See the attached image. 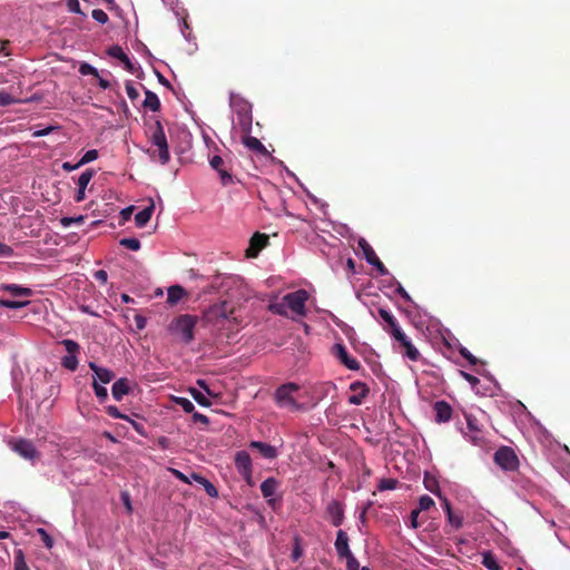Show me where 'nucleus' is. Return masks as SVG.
<instances>
[{
    "label": "nucleus",
    "mask_w": 570,
    "mask_h": 570,
    "mask_svg": "<svg viewBox=\"0 0 570 570\" xmlns=\"http://www.w3.org/2000/svg\"><path fill=\"white\" fill-rule=\"evenodd\" d=\"M197 324V317L189 314H183L173 320L169 331L177 335L181 342L189 344L194 340V330Z\"/></svg>",
    "instance_id": "nucleus-1"
},
{
    "label": "nucleus",
    "mask_w": 570,
    "mask_h": 570,
    "mask_svg": "<svg viewBox=\"0 0 570 570\" xmlns=\"http://www.w3.org/2000/svg\"><path fill=\"white\" fill-rule=\"evenodd\" d=\"M149 136L151 144L158 149L159 161L165 165L169 161L170 155L168 149L167 138L159 120H156L149 128Z\"/></svg>",
    "instance_id": "nucleus-2"
},
{
    "label": "nucleus",
    "mask_w": 570,
    "mask_h": 570,
    "mask_svg": "<svg viewBox=\"0 0 570 570\" xmlns=\"http://www.w3.org/2000/svg\"><path fill=\"white\" fill-rule=\"evenodd\" d=\"M299 390L296 383H286L278 386L274 394V400L279 407L289 410H299L302 405L295 400L293 394Z\"/></svg>",
    "instance_id": "nucleus-3"
},
{
    "label": "nucleus",
    "mask_w": 570,
    "mask_h": 570,
    "mask_svg": "<svg viewBox=\"0 0 570 570\" xmlns=\"http://www.w3.org/2000/svg\"><path fill=\"white\" fill-rule=\"evenodd\" d=\"M494 462L504 471H515L519 468V458L510 446H500L494 453Z\"/></svg>",
    "instance_id": "nucleus-4"
},
{
    "label": "nucleus",
    "mask_w": 570,
    "mask_h": 570,
    "mask_svg": "<svg viewBox=\"0 0 570 570\" xmlns=\"http://www.w3.org/2000/svg\"><path fill=\"white\" fill-rule=\"evenodd\" d=\"M307 299L308 294L305 289H298L284 296V301L287 303L288 308L298 316H305V303Z\"/></svg>",
    "instance_id": "nucleus-5"
},
{
    "label": "nucleus",
    "mask_w": 570,
    "mask_h": 570,
    "mask_svg": "<svg viewBox=\"0 0 570 570\" xmlns=\"http://www.w3.org/2000/svg\"><path fill=\"white\" fill-rule=\"evenodd\" d=\"M65 346L68 355L61 358V365L70 371H76L78 367L77 354L80 352V345L72 340L66 338L60 342Z\"/></svg>",
    "instance_id": "nucleus-6"
},
{
    "label": "nucleus",
    "mask_w": 570,
    "mask_h": 570,
    "mask_svg": "<svg viewBox=\"0 0 570 570\" xmlns=\"http://www.w3.org/2000/svg\"><path fill=\"white\" fill-rule=\"evenodd\" d=\"M466 429L465 436L476 446H484L487 443L483 430L480 428L478 420L471 414H465Z\"/></svg>",
    "instance_id": "nucleus-7"
},
{
    "label": "nucleus",
    "mask_w": 570,
    "mask_h": 570,
    "mask_svg": "<svg viewBox=\"0 0 570 570\" xmlns=\"http://www.w3.org/2000/svg\"><path fill=\"white\" fill-rule=\"evenodd\" d=\"M392 337L400 344L401 353L412 362H417L421 357L419 350L411 343L409 337L401 331L394 330Z\"/></svg>",
    "instance_id": "nucleus-8"
},
{
    "label": "nucleus",
    "mask_w": 570,
    "mask_h": 570,
    "mask_svg": "<svg viewBox=\"0 0 570 570\" xmlns=\"http://www.w3.org/2000/svg\"><path fill=\"white\" fill-rule=\"evenodd\" d=\"M332 353L348 370L357 371L361 367L360 362L348 354L346 347L343 344H334L332 347Z\"/></svg>",
    "instance_id": "nucleus-9"
},
{
    "label": "nucleus",
    "mask_w": 570,
    "mask_h": 570,
    "mask_svg": "<svg viewBox=\"0 0 570 570\" xmlns=\"http://www.w3.org/2000/svg\"><path fill=\"white\" fill-rule=\"evenodd\" d=\"M268 244L269 237L266 234L256 232L249 240V247L246 249V256L256 257Z\"/></svg>",
    "instance_id": "nucleus-10"
},
{
    "label": "nucleus",
    "mask_w": 570,
    "mask_h": 570,
    "mask_svg": "<svg viewBox=\"0 0 570 570\" xmlns=\"http://www.w3.org/2000/svg\"><path fill=\"white\" fill-rule=\"evenodd\" d=\"M350 390L354 392V394L348 397L350 404L353 405H361L370 393L367 384L361 381L353 382L350 385Z\"/></svg>",
    "instance_id": "nucleus-11"
},
{
    "label": "nucleus",
    "mask_w": 570,
    "mask_h": 570,
    "mask_svg": "<svg viewBox=\"0 0 570 570\" xmlns=\"http://www.w3.org/2000/svg\"><path fill=\"white\" fill-rule=\"evenodd\" d=\"M279 485L281 482L273 476L267 478L261 484L262 495L267 500L268 505L272 508H274L276 503V499H274L273 495L276 493Z\"/></svg>",
    "instance_id": "nucleus-12"
},
{
    "label": "nucleus",
    "mask_w": 570,
    "mask_h": 570,
    "mask_svg": "<svg viewBox=\"0 0 570 570\" xmlns=\"http://www.w3.org/2000/svg\"><path fill=\"white\" fill-rule=\"evenodd\" d=\"M326 514L334 527H340L344 520L343 504L337 500H332L326 505Z\"/></svg>",
    "instance_id": "nucleus-13"
},
{
    "label": "nucleus",
    "mask_w": 570,
    "mask_h": 570,
    "mask_svg": "<svg viewBox=\"0 0 570 570\" xmlns=\"http://www.w3.org/2000/svg\"><path fill=\"white\" fill-rule=\"evenodd\" d=\"M209 164L210 167L219 174L222 184L224 186L233 183V176L229 173V169L225 167V161L220 156H213L209 160Z\"/></svg>",
    "instance_id": "nucleus-14"
},
{
    "label": "nucleus",
    "mask_w": 570,
    "mask_h": 570,
    "mask_svg": "<svg viewBox=\"0 0 570 570\" xmlns=\"http://www.w3.org/2000/svg\"><path fill=\"white\" fill-rule=\"evenodd\" d=\"M377 314L383 321V330L391 336L394 335V330H401L396 318L387 308H377Z\"/></svg>",
    "instance_id": "nucleus-15"
},
{
    "label": "nucleus",
    "mask_w": 570,
    "mask_h": 570,
    "mask_svg": "<svg viewBox=\"0 0 570 570\" xmlns=\"http://www.w3.org/2000/svg\"><path fill=\"white\" fill-rule=\"evenodd\" d=\"M248 446L256 450L264 459L274 460L278 456V451L275 446L261 441H250Z\"/></svg>",
    "instance_id": "nucleus-16"
},
{
    "label": "nucleus",
    "mask_w": 570,
    "mask_h": 570,
    "mask_svg": "<svg viewBox=\"0 0 570 570\" xmlns=\"http://www.w3.org/2000/svg\"><path fill=\"white\" fill-rule=\"evenodd\" d=\"M242 142L250 151H254V153L265 156V157L271 156L269 151L262 144V141L258 138L250 136L249 134L243 135Z\"/></svg>",
    "instance_id": "nucleus-17"
},
{
    "label": "nucleus",
    "mask_w": 570,
    "mask_h": 570,
    "mask_svg": "<svg viewBox=\"0 0 570 570\" xmlns=\"http://www.w3.org/2000/svg\"><path fill=\"white\" fill-rule=\"evenodd\" d=\"M234 463L239 474L244 472L248 474V471H253L252 458L244 450L236 452Z\"/></svg>",
    "instance_id": "nucleus-18"
},
{
    "label": "nucleus",
    "mask_w": 570,
    "mask_h": 570,
    "mask_svg": "<svg viewBox=\"0 0 570 570\" xmlns=\"http://www.w3.org/2000/svg\"><path fill=\"white\" fill-rule=\"evenodd\" d=\"M435 421L438 423H445L450 421L452 416V407L445 401H438L434 403Z\"/></svg>",
    "instance_id": "nucleus-19"
},
{
    "label": "nucleus",
    "mask_w": 570,
    "mask_h": 570,
    "mask_svg": "<svg viewBox=\"0 0 570 570\" xmlns=\"http://www.w3.org/2000/svg\"><path fill=\"white\" fill-rule=\"evenodd\" d=\"M334 546L338 558L343 559L346 556H351L352 552L348 547V535L345 531H337Z\"/></svg>",
    "instance_id": "nucleus-20"
},
{
    "label": "nucleus",
    "mask_w": 570,
    "mask_h": 570,
    "mask_svg": "<svg viewBox=\"0 0 570 570\" xmlns=\"http://www.w3.org/2000/svg\"><path fill=\"white\" fill-rule=\"evenodd\" d=\"M13 449L17 453H19V455H21L22 458H24L27 460H32L38 455V452L35 448V445L30 441H27V440L18 441L14 444Z\"/></svg>",
    "instance_id": "nucleus-21"
},
{
    "label": "nucleus",
    "mask_w": 570,
    "mask_h": 570,
    "mask_svg": "<svg viewBox=\"0 0 570 570\" xmlns=\"http://www.w3.org/2000/svg\"><path fill=\"white\" fill-rule=\"evenodd\" d=\"M107 53L110 57L120 60L124 63V67L127 71L134 72V65L120 46L115 45V46L109 47L107 50Z\"/></svg>",
    "instance_id": "nucleus-22"
},
{
    "label": "nucleus",
    "mask_w": 570,
    "mask_h": 570,
    "mask_svg": "<svg viewBox=\"0 0 570 570\" xmlns=\"http://www.w3.org/2000/svg\"><path fill=\"white\" fill-rule=\"evenodd\" d=\"M89 367L95 373L94 380H96V382L99 381L102 384H108L115 377V374L110 370L98 366L95 362H90Z\"/></svg>",
    "instance_id": "nucleus-23"
},
{
    "label": "nucleus",
    "mask_w": 570,
    "mask_h": 570,
    "mask_svg": "<svg viewBox=\"0 0 570 570\" xmlns=\"http://www.w3.org/2000/svg\"><path fill=\"white\" fill-rule=\"evenodd\" d=\"M128 393H129L128 379H125V377L119 379L112 384L111 394L116 401H121L124 395H126Z\"/></svg>",
    "instance_id": "nucleus-24"
},
{
    "label": "nucleus",
    "mask_w": 570,
    "mask_h": 570,
    "mask_svg": "<svg viewBox=\"0 0 570 570\" xmlns=\"http://www.w3.org/2000/svg\"><path fill=\"white\" fill-rule=\"evenodd\" d=\"M190 478L194 481H196L197 483H199L200 485H203L205 491H206V493L210 498H217L218 497V491H217L216 487L208 479H206L203 475L197 474V473H191Z\"/></svg>",
    "instance_id": "nucleus-25"
},
{
    "label": "nucleus",
    "mask_w": 570,
    "mask_h": 570,
    "mask_svg": "<svg viewBox=\"0 0 570 570\" xmlns=\"http://www.w3.org/2000/svg\"><path fill=\"white\" fill-rule=\"evenodd\" d=\"M233 308H228L227 302H223L219 306H215L212 313L217 317V321H228L233 315Z\"/></svg>",
    "instance_id": "nucleus-26"
},
{
    "label": "nucleus",
    "mask_w": 570,
    "mask_h": 570,
    "mask_svg": "<svg viewBox=\"0 0 570 570\" xmlns=\"http://www.w3.org/2000/svg\"><path fill=\"white\" fill-rule=\"evenodd\" d=\"M154 208V203H151L148 207L136 214L135 222L138 227H144L150 220Z\"/></svg>",
    "instance_id": "nucleus-27"
},
{
    "label": "nucleus",
    "mask_w": 570,
    "mask_h": 570,
    "mask_svg": "<svg viewBox=\"0 0 570 570\" xmlns=\"http://www.w3.org/2000/svg\"><path fill=\"white\" fill-rule=\"evenodd\" d=\"M358 247L362 249L364 258L370 265L376 262L379 257L376 256L373 247L368 244L366 239L361 238L358 240Z\"/></svg>",
    "instance_id": "nucleus-28"
},
{
    "label": "nucleus",
    "mask_w": 570,
    "mask_h": 570,
    "mask_svg": "<svg viewBox=\"0 0 570 570\" xmlns=\"http://www.w3.org/2000/svg\"><path fill=\"white\" fill-rule=\"evenodd\" d=\"M144 107L150 109L151 111H158L160 109V101L158 96L150 90H146Z\"/></svg>",
    "instance_id": "nucleus-29"
},
{
    "label": "nucleus",
    "mask_w": 570,
    "mask_h": 570,
    "mask_svg": "<svg viewBox=\"0 0 570 570\" xmlns=\"http://www.w3.org/2000/svg\"><path fill=\"white\" fill-rule=\"evenodd\" d=\"M232 105L235 109L237 118L252 116V106L246 100L239 99L237 101H233Z\"/></svg>",
    "instance_id": "nucleus-30"
},
{
    "label": "nucleus",
    "mask_w": 570,
    "mask_h": 570,
    "mask_svg": "<svg viewBox=\"0 0 570 570\" xmlns=\"http://www.w3.org/2000/svg\"><path fill=\"white\" fill-rule=\"evenodd\" d=\"M482 564L489 570H501V566L499 564L495 556L491 551H485L482 553Z\"/></svg>",
    "instance_id": "nucleus-31"
},
{
    "label": "nucleus",
    "mask_w": 570,
    "mask_h": 570,
    "mask_svg": "<svg viewBox=\"0 0 570 570\" xmlns=\"http://www.w3.org/2000/svg\"><path fill=\"white\" fill-rule=\"evenodd\" d=\"M184 294H185V291L181 286H179V285L171 286L168 288L167 302L171 305L176 304L177 302H179L183 298Z\"/></svg>",
    "instance_id": "nucleus-32"
},
{
    "label": "nucleus",
    "mask_w": 570,
    "mask_h": 570,
    "mask_svg": "<svg viewBox=\"0 0 570 570\" xmlns=\"http://www.w3.org/2000/svg\"><path fill=\"white\" fill-rule=\"evenodd\" d=\"M3 289L9 292L10 294L14 296H31L32 291L28 287H22L17 284H8L3 286Z\"/></svg>",
    "instance_id": "nucleus-33"
},
{
    "label": "nucleus",
    "mask_w": 570,
    "mask_h": 570,
    "mask_svg": "<svg viewBox=\"0 0 570 570\" xmlns=\"http://www.w3.org/2000/svg\"><path fill=\"white\" fill-rule=\"evenodd\" d=\"M287 303L284 299L282 302H275L268 305L269 312L281 316H287Z\"/></svg>",
    "instance_id": "nucleus-34"
},
{
    "label": "nucleus",
    "mask_w": 570,
    "mask_h": 570,
    "mask_svg": "<svg viewBox=\"0 0 570 570\" xmlns=\"http://www.w3.org/2000/svg\"><path fill=\"white\" fill-rule=\"evenodd\" d=\"M252 122H253L252 116H244V117L237 118V125L244 135L250 134Z\"/></svg>",
    "instance_id": "nucleus-35"
},
{
    "label": "nucleus",
    "mask_w": 570,
    "mask_h": 570,
    "mask_svg": "<svg viewBox=\"0 0 570 570\" xmlns=\"http://www.w3.org/2000/svg\"><path fill=\"white\" fill-rule=\"evenodd\" d=\"M95 175L94 169H86L78 178L77 185L79 188L86 189L91 178Z\"/></svg>",
    "instance_id": "nucleus-36"
},
{
    "label": "nucleus",
    "mask_w": 570,
    "mask_h": 570,
    "mask_svg": "<svg viewBox=\"0 0 570 570\" xmlns=\"http://www.w3.org/2000/svg\"><path fill=\"white\" fill-rule=\"evenodd\" d=\"M29 304V301H10V299H3L0 298V306L11 308V309H19Z\"/></svg>",
    "instance_id": "nucleus-37"
},
{
    "label": "nucleus",
    "mask_w": 570,
    "mask_h": 570,
    "mask_svg": "<svg viewBox=\"0 0 570 570\" xmlns=\"http://www.w3.org/2000/svg\"><path fill=\"white\" fill-rule=\"evenodd\" d=\"M190 394L193 399L202 406H210V401L197 389H190Z\"/></svg>",
    "instance_id": "nucleus-38"
},
{
    "label": "nucleus",
    "mask_w": 570,
    "mask_h": 570,
    "mask_svg": "<svg viewBox=\"0 0 570 570\" xmlns=\"http://www.w3.org/2000/svg\"><path fill=\"white\" fill-rule=\"evenodd\" d=\"M446 519L451 527L454 529H460L463 525V518L460 514H455L453 510H449V514H446Z\"/></svg>",
    "instance_id": "nucleus-39"
},
{
    "label": "nucleus",
    "mask_w": 570,
    "mask_h": 570,
    "mask_svg": "<svg viewBox=\"0 0 570 570\" xmlns=\"http://www.w3.org/2000/svg\"><path fill=\"white\" fill-rule=\"evenodd\" d=\"M14 570H29V567L24 560L23 552L21 550L14 553Z\"/></svg>",
    "instance_id": "nucleus-40"
},
{
    "label": "nucleus",
    "mask_w": 570,
    "mask_h": 570,
    "mask_svg": "<svg viewBox=\"0 0 570 570\" xmlns=\"http://www.w3.org/2000/svg\"><path fill=\"white\" fill-rule=\"evenodd\" d=\"M175 403L179 405L186 413H191L195 410L193 402L186 397H175Z\"/></svg>",
    "instance_id": "nucleus-41"
},
{
    "label": "nucleus",
    "mask_w": 570,
    "mask_h": 570,
    "mask_svg": "<svg viewBox=\"0 0 570 570\" xmlns=\"http://www.w3.org/2000/svg\"><path fill=\"white\" fill-rule=\"evenodd\" d=\"M98 158V150L90 149L86 151V154L81 157V159L77 163V166H83L88 163H91Z\"/></svg>",
    "instance_id": "nucleus-42"
},
{
    "label": "nucleus",
    "mask_w": 570,
    "mask_h": 570,
    "mask_svg": "<svg viewBox=\"0 0 570 570\" xmlns=\"http://www.w3.org/2000/svg\"><path fill=\"white\" fill-rule=\"evenodd\" d=\"M17 102H20V99L14 98L12 95H10L6 91H0V106L1 107H7V106H10V105H13Z\"/></svg>",
    "instance_id": "nucleus-43"
},
{
    "label": "nucleus",
    "mask_w": 570,
    "mask_h": 570,
    "mask_svg": "<svg viewBox=\"0 0 570 570\" xmlns=\"http://www.w3.org/2000/svg\"><path fill=\"white\" fill-rule=\"evenodd\" d=\"M434 505V500L430 495H422L419 500V508L416 510L426 511Z\"/></svg>",
    "instance_id": "nucleus-44"
},
{
    "label": "nucleus",
    "mask_w": 570,
    "mask_h": 570,
    "mask_svg": "<svg viewBox=\"0 0 570 570\" xmlns=\"http://www.w3.org/2000/svg\"><path fill=\"white\" fill-rule=\"evenodd\" d=\"M79 72L80 75L82 76H95L96 78H99V72L98 70L92 67L91 65L87 63V62H82L79 67Z\"/></svg>",
    "instance_id": "nucleus-45"
},
{
    "label": "nucleus",
    "mask_w": 570,
    "mask_h": 570,
    "mask_svg": "<svg viewBox=\"0 0 570 570\" xmlns=\"http://www.w3.org/2000/svg\"><path fill=\"white\" fill-rule=\"evenodd\" d=\"M397 483L399 482L395 479H382L377 485V489L380 491L394 490Z\"/></svg>",
    "instance_id": "nucleus-46"
},
{
    "label": "nucleus",
    "mask_w": 570,
    "mask_h": 570,
    "mask_svg": "<svg viewBox=\"0 0 570 570\" xmlns=\"http://www.w3.org/2000/svg\"><path fill=\"white\" fill-rule=\"evenodd\" d=\"M120 245L130 250H138L140 248V242L137 238H122Z\"/></svg>",
    "instance_id": "nucleus-47"
},
{
    "label": "nucleus",
    "mask_w": 570,
    "mask_h": 570,
    "mask_svg": "<svg viewBox=\"0 0 570 570\" xmlns=\"http://www.w3.org/2000/svg\"><path fill=\"white\" fill-rule=\"evenodd\" d=\"M91 17L99 23L105 24L108 22V14L101 9H94Z\"/></svg>",
    "instance_id": "nucleus-48"
},
{
    "label": "nucleus",
    "mask_w": 570,
    "mask_h": 570,
    "mask_svg": "<svg viewBox=\"0 0 570 570\" xmlns=\"http://www.w3.org/2000/svg\"><path fill=\"white\" fill-rule=\"evenodd\" d=\"M92 387L95 391V394L100 400H106L108 396L107 389L102 385H100L96 380L92 382Z\"/></svg>",
    "instance_id": "nucleus-49"
},
{
    "label": "nucleus",
    "mask_w": 570,
    "mask_h": 570,
    "mask_svg": "<svg viewBox=\"0 0 570 570\" xmlns=\"http://www.w3.org/2000/svg\"><path fill=\"white\" fill-rule=\"evenodd\" d=\"M38 533L41 537V540L46 548L51 549L53 547V539L51 535L42 528L38 529Z\"/></svg>",
    "instance_id": "nucleus-50"
},
{
    "label": "nucleus",
    "mask_w": 570,
    "mask_h": 570,
    "mask_svg": "<svg viewBox=\"0 0 570 570\" xmlns=\"http://www.w3.org/2000/svg\"><path fill=\"white\" fill-rule=\"evenodd\" d=\"M85 220V217L83 216H78V217H62L60 223L63 227H69L71 226L72 224H82Z\"/></svg>",
    "instance_id": "nucleus-51"
},
{
    "label": "nucleus",
    "mask_w": 570,
    "mask_h": 570,
    "mask_svg": "<svg viewBox=\"0 0 570 570\" xmlns=\"http://www.w3.org/2000/svg\"><path fill=\"white\" fill-rule=\"evenodd\" d=\"M343 559L346 560L347 570H360V563L353 553H351V556L344 557Z\"/></svg>",
    "instance_id": "nucleus-52"
},
{
    "label": "nucleus",
    "mask_w": 570,
    "mask_h": 570,
    "mask_svg": "<svg viewBox=\"0 0 570 570\" xmlns=\"http://www.w3.org/2000/svg\"><path fill=\"white\" fill-rule=\"evenodd\" d=\"M460 354L462 357H464L471 365H476L478 364V358L466 348V347H461L460 348Z\"/></svg>",
    "instance_id": "nucleus-53"
},
{
    "label": "nucleus",
    "mask_w": 570,
    "mask_h": 570,
    "mask_svg": "<svg viewBox=\"0 0 570 570\" xmlns=\"http://www.w3.org/2000/svg\"><path fill=\"white\" fill-rule=\"evenodd\" d=\"M126 92L128 97L134 101L139 98L138 90L134 87L131 81L126 82Z\"/></svg>",
    "instance_id": "nucleus-54"
},
{
    "label": "nucleus",
    "mask_w": 570,
    "mask_h": 570,
    "mask_svg": "<svg viewBox=\"0 0 570 570\" xmlns=\"http://www.w3.org/2000/svg\"><path fill=\"white\" fill-rule=\"evenodd\" d=\"M303 554V550L301 548L299 539L295 538V543L292 551V560L297 561Z\"/></svg>",
    "instance_id": "nucleus-55"
},
{
    "label": "nucleus",
    "mask_w": 570,
    "mask_h": 570,
    "mask_svg": "<svg viewBox=\"0 0 570 570\" xmlns=\"http://www.w3.org/2000/svg\"><path fill=\"white\" fill-rule=\"evenodd\" d=\"M67 8L70 12L83 14L80 9L79 0H67Z\"/></svg>",
    "instance_id": "nucleus-56"
},
{
    "label": "nucleus",
    "mask_w": 570,
    "mask_h": 570,
    "mask_svg": "<svg viewBox=\"0 0 570 570\" xmlns=\"http://www.w3.org/2000/svg\"><path fill=\"white\" fill-rule=\"evenodd\" d=\"M107 413L115 419L129 420L127 415L120 413V411L114 405L107 407Z\"/></svg>",
    "instance_id": "nucleus-57"
},
{
    "label": "nucleus",
    "mask_w": 570,
    "mask_h": 570,
    "mask_svg": "<svg viewBox=\"0 0 570 570\" xmlns=\"http://www.w3.org/2000/svg\"><path fill=\"white\" fill-rule=\"evenodd\" d=\"M121 501L127 510L128 513H131L132 512V505H131V500H130V495L128 492H122L121 493Z\"/></svg>",
    "instance_id": "nucleus-58"
},
{
    "label": "nucleus",
    "mask_w": 570,
    "mask_h": 570,
    "mask_svg": "<svg viewBox=\"0 0 570 570\" xmlns=\"http://www.w3.org/2000/svg\"><path fill=\"white\" fill-rule=\"evenodd\" d=\"M13 255V249L3 243H0V257H10Z\"/></svg>",
    "instance_id": "nucleus-59"
},
{
    "label": "nucleus",
    "mask_w": 570,
    "mask_h": 570,
    "mask_svg": "<svg viewBox=\"0 0 570 570\" xmlns=\"http://www.w3.org/2000/svg\"><path fill=\"white\" fill-rule=\"evenodd\" d=\"M372 266H374L376 268V271L379 272L380 275L382 276H385L389 274V271L387 268L384 266V264L380 261V258L376 259L375 263H372L371 264Z\"/></svg>",
    "instance_id": "nucleus-60"
},
{
    "label": "nucleus",
    "mask_w": 570,
    "mask_h": 570,
    "mask_svg": "<svg viewBox=\"0 0 570 570\" xmlns=\"http://www.w3.org/2000/svg\"><path fill=\"white\" fill-rule=\"evenodd\" d=\"M420 513H421L420 510H416V509L411 511L410 520H411V527L413 529H417L420 525L419 521H417Z\"/></svg>",
    "instance_id": "nucleus-61"
},
{
    "label": "nucleus",
    "mask_w": 570,
    "mask_h": 570,
    "mask_svg": "<svg viewBox=\"0 0 570 570\" xmlns=\"http://www.w3.org/2000/svg\"><path fill=\"white\" fill-rule=\"evenodd\" d=\"M461 375H462V376H463V379H464L466 382H469L472 386H475L476 384H479V383H480V380H479L476 376H474V375H472V374H470V373H466V372L461 371Z\"/></svg>",
    "instance_id": "nucleus-62"
},
{
    "label": "nucleus",
    "mask_w": 570,
    "mask_h": 570,
    "mask_svg": "<svg viewBox=\"0 0 570 570\" xmlns=\"http://www.w3.org/2000/svg\"><path fill=\"white\" fill-rule=\"evenodd\" d=\"M94 277L96 281L105 284V283H107L108 274L105 269H99V271L95 272Z\"/></svg>",
    "instance_id": "nucleus-63"
},
{
    "label": "nucleus",
    "mask_w": 570,
    "mask_h": 570,
    "mask_svg": "<svg viewBox=\"0 0 570 570\" xmlns=\"http://www.w3.org/2000/svg\"><path fill=\"white\" fill-rule=\"evenodd\" d=\"M193 420H194V422H200L205 425H207L209 423V419L206 415L198 413V412H194Z\"/></svg>",
    "instance_id": "nucleus-64"
}]
</instances>
